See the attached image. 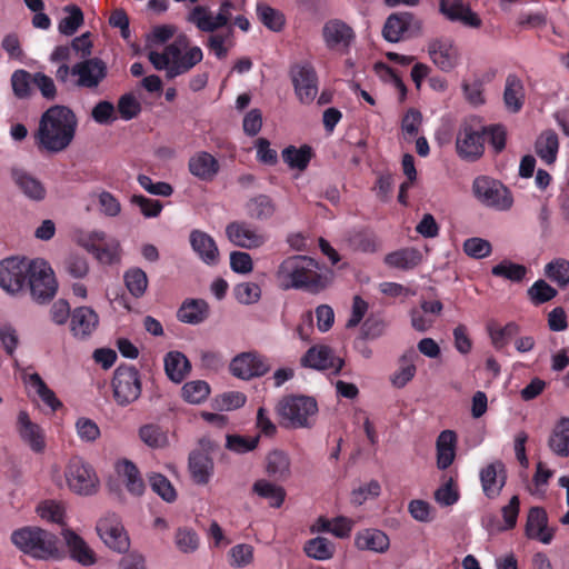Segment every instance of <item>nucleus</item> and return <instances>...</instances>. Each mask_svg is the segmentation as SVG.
I'll use <instances>...</instances> for the list:
<instances>
[{"mask_svg":"<svg viewBox=\"0 0 569 569\" xmlns=\"http://www.w3.org/2000/svg\"><path fill=\"white\" fill-rule=\"evenodd\" d=\"M209 316V306L202 299L186 300L178 309L177 318L184 323L199 325Z\"/></svg>","mask_w":569,"mask_h":569,"instance_id":"c9c22d12","label":"nucleus"},{"mask_svg":"<svg viewBox=\"0 0 569 569\" xmlns=\"http://www.w3.org/2000/svg\"><path fill=\"white\" fill-rule=\"evenodd\" d=\"M277 411L291 427L305 428L309 426L308 419L317 413L318 406L311 397L289 396L279 401Z\"/></svg>","mask_w":569,"mask_h":569,"instance_id":"1a4fd4ad","label":"nucleus"},{"mask_svg":"<svg viewBox=\"0 0 569 569\" xmlns=\"http://www.w3.org/2000/svg\"><path fill=\"white\" fill-rule=\"evenodd\" d=\"M190 244L199 258L207 264L219 261V249L213 238L204 231L194 229L190 232Z\"/></svg>","mask_w":569,"mask_h":569,"instance_id":"cd10ccee","label":"nucleus"},{"mask_svg":"<svg viewBox=\"0 0 569 569\" xmlns=\"http://www.w3.org/2000/svg\"><path fill=\"white\" fill-rule=\"evenodd\" d=\"M209 393L210 387L202 380L189 381L182 387V397L190 403H200L204 401Z\"/></svg>","mask_w":569,"mask_h":569,"instance_id":"bf43d9fd","label":"nucleus"},{"mask_svg":"<svg viewBox=\"0 0 569 569\" xmlns=\"http://www.w3.org/2000/svg\"><path fill=\"white\" fill-rule=\"evenodd\" d=\"M117 471L123 478L127 490L134 495L141 496L144 491V482L137 466L130 460H122L117 463Z\"/></svg>","mask_w":569,"mask_h":569,"instance_id":"a19ab883","label":"nucleus"},{"mask_svg":"<svg viewBox=\"0 0 569 569\" xmlns=\"http://www.w3.org/2000/svg\"><path fill=\"white\" fill-rule=\"evenodd\" d=\"M421 32L422 21L407 11L390 14L382 29L383 38L389 42H398L405 37H418Z\"/></svg>","mask_w":569,"mask_h":569,"instance_id":"f8f14e48","label":"nucleus"},{"mask_svg":"<svg viewBox=\"0 0 569 569\" xmlns=\"http://www.w3.org/2000/svg\"><path fill=\"white\" fill-rule=\"evenodd\" d=\"M27 283L32 298L38 302L49 301L58 289L53 270L43 259L31 260Z\"/></svg>","mask_w":569,"mask_h":569,"instance_id":"6e6552de","label":"nucleus"},{"mask_svg":"<svg viewBox=\"0 0 569 569\" xmlns=\"http://www.w3.org/2000/svg\"><path fill=\"white\" fill-rule=\"evenodd\" d=\"M439 11L450 21H459L470 28H479L481 19L461 0H440Z\"/></svg>","mask_w":569,"mask_h":569,"instance_id":"5701e85b","label":"nucleus"},{"mask_svg":"<svg viewBox=\"0 0 569 569\" xmlns=\"http://www.w3.org/2000/svg\"><path fill=\"white\" fill-rule=\"evenodd\" d=\"M473 192L481 203L500 211L510 209L513 202L510 191L501 182L487 177L473 181Z\"/></svg>","mask_w":569,"mask_h":569,"instance_id":"9d476101","label":"nucleus"},{"mask_svg":"<svg viewBox=\"0 0 569 569\" xmlns=\"http://www.w3.org/2000/svg\"><path fill=\"white\" fill-rule=\"evenodd\" d=\"M63 11L68 13L67 17L62 18L58 24V30L64 36L74 34L78 29L83 24L84 17L82 10L76 4H68L63 8Z\"/></svg>","mask_w":569,"mask_h":569,"instance_id":"8fccbe9b","label":"nucleus"},{"mask_svg":"<svg viewBox=\"0 0 569 569\" xmlns=\"http://www.w3.org/2000/svg\"><path fill=\"white\" fill-rule=\"evenodd\" d=\"M456 150L466 161H476L485 152V138L482 126L475 119L465 120L457 132Z\"/></svg>","mask_w":569,"mask_h":569,"instance_id":"0eeeda50","label":"nucleus"},{"mask_svg":"<svg viewBox=\"0 0 569 569\" xmlns=\"http://www.w3.org/2000/svg\"><path fill=\"white\" fill-rule=\"evenodd\" d=\"M30 386L36 390L39 398L53 411L62 407L61 401L56 397L54 392L46 385L38 373H31L28 378Z\"/></svg>","mask_w":569,"mask_h":569,"instance_id":"6e6d98bb","label":"nucleus"},{"mask_svg":"<svg viewBox=\"0 0 569 569\" xmlns=\"http://www.w3.org/2000/svg\"><path fill=\"white\" fill-rule=\"evenodd\" d=\"M226 237L236 247L251 250L266 244L268 237L260 228L246 220H233L226 226Z\"/></svg>","mask_w":569,"mask_h":569,"instance_id":"ddd939ff","label":"nucleus"},{"mask_svg":"<svg viewBox=\"0 0 569 569\" xmlns=\"http://www.w3.org/2000/svg\"><path fill=\"white\" fill-rule=\"evenodd\" d=\"M308 557L316 560H328L333 557L335 545L323 537H316L308 540L303 547Z\"/></svg>","mask_w":569,"mask_h":569,"instance_id":"3c124183","label":"nucleus"},{"mask_svg":"<svg viewBox=\"0 0 569 569\" xmlns=\"http://www.w3.org/2000/svg\"><path fill=\"white\" fill-rule=\"evenodd\" d=\"M503 102L506 108L515 113L520 111L523 106L525 87L521 79L515 73H510L506 78Z\"/></svg>","mask_w":569,"mask_h":569,"instance_id":"f704fd0d","label":"nucleus"},{"mask_svg":"<svg viewBox=\"0 0 569 569\" xmlns=\"http://www.w3.org/2000/svg\"><path fill=\"white\" fill-rule=\"evenodd\" d=\"M111 386L118 406L126 407L134 402L142 390L138 369L129 365L119 366L113 372Z\"/></svg>","mask_w":569,"mask_h":569,"instance_id":"423d86ee","label":"nucleus"},{"mask_svg":"<svg viewBox=\"0 0 569 569\" xmlns=\"http://www.w3.org/2000/svg\"><path fill=\"white\" fill-rule=\"evenodd\" d=\"M356 546L361 550L385 552L389 548V538L378 529H366L356 536Z\"/></svg>","mask_w":569,"mask_h":569,"instance_id":"79ce46f5","label":"nucleus"},{"mask_svg":"<svg viewBox=\"0 0 569 569\" xmlns=\"http://www.w3.org/2000/svg\"><path fill=\"white\" fill-rule=\"evenodd\" d=\"M349 242L355 250L362 252H373L378 247L376 236L369 231H358L352 233L349 238Z\"/></svg>","mask_w":569,"mask_h":569,"instance_id":"0e129e2a","label":"nucleus"},{"mask_svg":"<svg viewBox=\"0 0 569 569\" xmlns=\"http://www.w3.org/2000/svg\"><path fill=\"white\" fill-rule=\"evenodd\" d=\"M148 480L152 491L164 501L172 502L176 500L177 492L167 477L161 473H150Z\"/></svg>","mask_w":569,"mask_h":569,"instance_id":"13d9d810","label":"nucleus"},{"mask_svg":"<svg viewBox=\"0 0 569 569\" xmlns=\"http://www.w3.org/2000/svg\"><path fill=\"white\" fill-rule=\"evenodd\" d=\"M62 537L68 547L71 559L82 566H92L97 562L94 551L90 546L71 529H64Z\"/></svg>","mask_w":569,"mask_h":569,"instance_id":"a878e982","label":"nucleus"},{"mask_svg":"<svg viewBox=\"0 0 569 569\" xmlns=\"http://www.w3.org/2000/svg\"><path fill=\"white\" fill-rule=\"evenodd\" d=\"M253 560V547L248 543H239L229 550V563L231 567L242 568Z\"/></svg>","mask_w":569,"mask_h":569,"instance_id":"680f3d73","label":"nucleus"},{"mask_svg":"<svg viewBox=\"0 0 569 569\" xmlns=\"http://www.w3.org/2000/svg\"><path fill=\"white\" fill-rule=\"evenodd\" d=\"M491 273L513 282H520L527 274V268L510 260H502L491 269Z\"/></svg>","mask_w":569,"mask_h":569,"instance_id":"5fc2aeb1","label":"nucleus"},{"mask_svg":"<svg viewBox=\"0 0 569 569\" xmlns=\"http://www.w3.org/2000/svg\"><path fill=\"white\" fill-rule=\"evenodd\" d=\"M259 436L247 438L238 435H228L226 447L236 453H246L257 448Z\"/></svg>","mask_w":569,"mask_h":569,"instance_id":"69168bd1","label":"nucleus"},{"mask_svg":"<svg viewBox=\"0 0 569 569\" xmlns=\"http://www.w3.org/2000/svg\"><path fill=\"white\" fill-rule=\"evenodd\" d=\"M417 357L416 351L410 349L400 358V367L391 377V382L395 387L402 388L415 377V359Z\"/></svg>","mask_w":569,"mask_h":569,"instance_id":"c03bdc74","label":"nucleus"},{"mask_svg":"<svg viewBox=\"0 0 569 569\" xmlns=\"http://www.w3.org/2000/svg\"><path fill=\"white\" fill-rule=\"evenodd\" d=\"M276 280L282 290L302 289L318 293L327 286L326 278L319 272L318 262L307 256H291L279 264Z\"/></svg>","mask_w":569,"mask_h":569,"instance_id":"f03ea898","label":"nucleus"},{"mask_svg":"<svg viewBox=\"0 0 569 569\" xmlns=\"http://www.w3.org/2000/svg\"><path fill=\"white\" fill-rule=\"evenodd\" d=\"M64 479L68 488L79 496H92L100 487L94 469L80 457L69 460L64 469Z\"/></svg>","mask_w":569,"mask_h":569,"instance_id":"20e7f679","label":"nucleus"},{"mask_svg":"<svg viewBox=\"0 0 569 569\" xmlns=\"http://www.w3.org/2000/svg\"><path fill=\"white\" fill-rule=\"evenodd\" d=\"M247 216L257 221H266L273 217L277 204L267 194L260 193L251 197L244 204Z\"/></svg>","mask_w":569,"mask_h":569,"instance_id":"473e14b6","label":"nucleus"},{"mask_svg":"<svg viewBox=\"0 0 569 569\" xmlns=\"http://www.w3.org/2000/svg\"><path fill=\"white\" fill-rule=\"evenodd\" d=\"M33 74L27 70H16L11 76L13 94L18 99H28L32 94Z\"/></svg>","mask_w":569,"mask_h":569,"instance_id":"864d4df0","label":"nucleus"},{"mask_svg":"<svg viewBox=\"0 0 569 569\" xmlns=\"http://www.w3.org/2000/svg\"><path fill=\"white\" fill-rule=\"evenodd\" d=\"M527 293L530 301L535 306H539L552 300L557 296V290L540 279L528 289Z\"/></svg>","mask_w":569,"mask_h":569,"instance_id":"052dcab7","label":"nucleus"},{"mask_svg":"<svg viewBox=\"0 0 569 569\" xmlns=\"http://www.w3.org/2000/svg\"><path fill=\"white\" fill-rule=\"evenodd\" d=\"M188 169L196 178L212 181L220 170V164L211 153L199 151L189 159Z\"/></svg>","mask_w":569,"mask_h":569,"instance_id":"bb28decb","label":"nucleus"},{"mask_svg":"<svg viewBox=\"0 0 569 569\" xmlns=\"http://www.w3.org/2000/svg\"><path fill=\"white\" fill-rule=\"evenodd\" d=\"M230 372L242 380H250L261 377L270 370V365L266 357L257 351H248L237 355L230 362Z\"/></svg>","mask_w":569,"mask_h":569,"instance_id":"f3484780","label":"nucleus"},{"mask_svg":"<svg viewBox=\"0 0 569 569\" xmlns=\"http://www.w3.org/2000/svg\"><path fill=\"white\" fill-rule=\"evenodd\" d=\"M549 449L559 457H569V418L562 417L555 425L549 439Z\"/></svg>","mask_w":569,"mask_h":569,"instance_id":"e433bc0d","label":"nucleus"},{"mask_svg":"<svg viewBox=\"0 0 569 569\" xmlns=\"http://www.w3.org/2000/svg\"><path fill=\"white\" fill-rule=\"evenodd\" d=\"M266 473L274 479L284 481L291 476V460L287 452L274 449L264 459Z\"/></svg>","mask_w":569,"mask_h":569,"instance_id":"7c9ffc66","label":"nucleus"},{"mask_svg":"<svg viewBox=\"0 0 569 569\" xmlns=\"http://www.w3.org/2000/svg\"><path fill=\"white\" fill-rule=\"evenodd\" d=\"M526 536L548 545L555 536V529L548 527V515L542 507H531L526 522Z\"/></svg>","mask_w":569,"mask_h":569,"instance_id":"4be33fe9","label":"nucleus"},{"mask_svg":"<svg viewBox=\"0 0 569 569\" xmlns=\"http://www.w3.org/2000/svg\"><path fill=\"white\" fill-rule=\"evenodd\" d=\"M231 19V12L219 7L216 16L206 6H196L187 17L188 22L194 24L200 31L212 33L220 28L227 27Z\"/></svg>","mask_w":569,"mask_h":569,"instance_id":"6ab92c4d","label":"nucleus"},{"mask_svg":"<svg viewBox=\"0 0 569 569\" xmlns=\"http://www.w3.org/2000/svg\"><path fill=\"white\" fill-rule=\"evenodd\" d=\"M252 491L259 497L269 500V505L273 508H279L286 498V491L282 487L266 479L257 480L252 486Z\"/></svg>","mask_w":569,"mask_h":569,"instance_id":"a18cd8bd","label":"nucleus"},{"mask_svg":"<svg viewBox=\"0 0 569 569\" xmlns=\"http://www.w3.org/2000/svg\"><path fill=\"white\" fill-rule=\"evenodd\" d=\"M428 53L432 62L442 71H451L458 63L459 53L449 39H433L428 44Z\"/></svg>","mask_w":569,"mask_h":569,"instance_id":"412c9836","label":"nucleus"},{"mask_svg":"<svg viewBox=\"0 0 569 569\" xmlns=\"http://www.w3.org/2000/svg\"><path fill=\"white\" fill-rule=\"evenodd\" d=\"M191 365L188 358L180 351H170L164 357V371L168 378L179 383L189 373Z\"/></svg>","mask_w":569,"mask_h":569,"instance_id":"ea45409f","label":"nucleus"},{"mask_svg":"<svg viewBox=\"0 0 569 569\" xmlns=\"http://www.w3.org/2000/svg\"><path fill=\"white\" fill-rule=\"evenodd\" d=\"M488 330L492 345L497 349H501L508 343V340L511 337L516 336L519 332V327L515 322H509L502 328L489 326Z\"/></svg>","mask_w":569,"mask_h":569,"instance_id":"e2e57ef3","label":"nucleus"},{"mask_svg":"<svg viewBox=\"0 0 569 569\" xmlns=\"http://www.w3.org/2000/svg\"><path fill=\"white\" fill-rule=\"evenodd\" d=\"M108 76L107 63L100 58H89L73 64L74 86L96 90Z\"/></svg>","mask_w":569,"mask_h":569,"instance_id":"dca6fc26","label":"nucleus"},{"mask_svg":"<svg viewBox=\"0 0 569 569\" xmlns=\"http://www.w3.org/2000/svg\"><path fill=\"white\" fill-rule=\"evenodd\" d=\"M141 441L152 449H161L168 446L169 440L166 431L154 423H148L139 429Z\"/></svg>","mask_w":569,"mask_h":569,"instance_id":"09e8293b","label":"nucleus"},{"mask_svg":"<svg viewBox=\"0 0 569 569\" xmlns=\"http://www.w3.org/2000/svg\"><path fill=\"white\" fill-rule=\"evenodd\" d=\"M506 469L501 461H495L483 468L480 472V480L485 495L493 499L498 497L506 483Z\"/></svg>","mask_w":569,"mask_h":569,"instance_id":"b1692460","label":"nucleus"},{"mask_svg":"<svg viewBox=\"0 0 569 569\" xmlns=\"http://www.w3.org/2000/svg\"><path fill=\"white\" fill-rule=\"evenodd\" d=\"M79 242L102 263L110 264L118 258L119 242L108 239L103 231H92L81 237Z\"/></svg>","mask_w":569,"mask_h":569,"instance_id":"a211bd4d","label":"nucleus"},{"mask_svg":"<svg viewBox=\"0 0 569 569\" xmlns=\"http://www.w3.org/2000/svg\"><path fill=\"white\" fill-rule=\"evenodd\" d=\"M31 260L16 257L0 261V287L9 293L21 291L27 284Z\"/></svg>","mask_w":569,"mask_h":569,"instance_id":"4468645a","label":"nucleus"},{"mask_svg":"<svg viewBox=\"0 0 569 569\" xmlns=\"http://www.w3.org/2000/svg\"><path fill=\"white\" fill-rule=\"evenodd\" d=\"M188 46V38L186 36H179L172 43L164 48L163 51L170 64V68H168V79H173L188 72L202 60L203 54L199 47H192L182 53Z\"/></svg>","mask_w":569,"mask_h":569,"instance_id":"39448f33","label":"nucleus"},{"mask_svg":"<svg viewBox=\"0 0 569 569\" xmlns=\"http://www.w3.org/2000/svg\"><path fill=\"white\" fill-rule=\"evenodd\" d=\"M260 22L271 31L279 32L284 26V16L267 3L259 2L256 8Z\"/></svg>","mask_w":569,"mask_h":569,"instance_id":"de8ad7c7","label":"nucleus"},{"mask_svg":"<svg viewBox=\"0 0 569 569\" xmlns=\"http://www.w3.org/2000/svg\"><path fill=\"white\" fill-rule=\"evenodd\" d=\"M78 126L74 112L66 106L54 104L47 109L36 132L38 147L49 152H61L72 142Z\"/></svg>","mask_w":569,"mask_h":569,"instance_id":"f257e3e1","label":"nucleus"},{"mask_svg":"<svg viewBox=\"0 0 569 569\" xmlns=\"http://www.w3.org/2000/svg\"><path fill=\"white\" fill-rule=\"evenodd\" d=\"M545 274L559 287L569 286V261L557 259L545 267Z\"/></svg>","mask_w":569,"mask_h":569,"instance_id":"4d7b16f0","label":"nucleus"},{"mask_svg":"<svg viewBox=\"0 0 569 569\" xmlns=\"http://www.w3.org/2000/svg\"><path fill=\"white\" fill-rule=\"evenodd\" d=\"M11 542L34 559H59L63 551L58 537L40 527H23L11 533Z\"/></svg>","mask_w":569,"mask_h":569,"instance_id":"7ed1b4c3","label":"nucleus"},{"mask_svg":"<svg viewBox=\"0 0 569 569\" xmlns=\"http://www.w3.org/2000/svg\"><path fill=\"white\" fill-rule=\"evenodd\" d=\"M98 325L99 316L90 307H78L71 313L70 329L76 338H88Z\"/></svg>","mask_w":569,"mask_h":569,"instance_id":"393cba45","label":"nucleus"},{"mask_svg":"<svg viewBox=\"0 0 569 569\" xmlns=\"http://www.w3.org/2000/svg\"><path fill=\"white\" fill-rule=\"evenodd\" d=\"M345 361L335 356L333 350L328 346L311 347L301 358V366L316 370H331L333 375L340 372Z\"/></svg>","mask_w":569,"mask_h":569,"instance_id":"aec40b11","label":"nucleus"},{"mask_svg":"<svg viewBox=\"0 0 569 569\" xmlns=\"http://www.w3.org/2000/svg\"><path fill=\"white\" fill-rule=\"evenodd\" d=\"M289 76L295 92L301 103H311L318 93V76L315 67L308 62H298L290 67Z\"/></svg>","mask_w":569,"mask_h":569,"instance_id":"9b49d317","label":"nucleus"},{"mask_svg":"<svg viewBox=\"0 0 569 569\" xmlns=\"http://www.w3.org/2000/svg\"><path fill=\"white\" fill-rule=\"evenodd\" d=\"M97 532L110 549L122 553L129 550L130 540L116 513H107L97 523Z\"/></svg>","mask_w":569,"mask_h":569,"instance_id":"2eb2a0df","label":"nucleus"},{"mask_svg":"<svg viewBox=\"0 0 569 569\" xmlns=\"http://www.w3.org/2000/svg\"><path fill=\"white\" fill-rule=\"evenodd\" d=\"M465 252L475 259L486 258L491 253V244L489 241L481 238H470L463 243Z\"/></svg>","mask_w":569,"mask_h":569,"instance_id":"774afa93","label":"nucleus"},{"mask_svg":"<svg viewBox=\"0 0 569 569\" xmlns=\"http://www.w3.org/2000/svg\"><path fill=\"white\" fill-rule=\"evenodd\" d=\"M11 178L21 192L31 200L40 201L46 197V188L32 174L20 168L11 169Z\"/></svg>","mask_w":569,"mask_h":569,"instance_id":"c756f323","label":"nucleus"},{"mask_svg":"<svg viewBox=\"0 0 569 569\" xmlns=\"http://www.w3.org/2000/svg\"><path fill=\"white\" fill-rule=\"evenodd\" d=\"M559 150V139L557 133L547 129L542 131L535 142V151L537 156L546 163L552 164L557 160V154Z\"/></svg>","mask_w":569,"mask_h":569,"instance_id":"72a5a7b5","label":"nucleus"},{"mask_svg":"<svg viewBox=\"0 0 569 569\" xmlns=\"http://www.w3.org/2000/svg\"><path fill=\"white\" fill-rule=\"evenodd\" d=\"M18 431L33 451L41 452L44 449V439L40 427L33 423L26 411L18 415Z\"/></svg>","mask_w":569,"mask_h":569,"instance_id":"2f4dec72","label":"nucleus"},{"mask_svg":"<svg viewBox=\"0 0 569 569\" xmlns=\"http://www.w3.org/2000/svg\"><path fill=\"white\" fill-rule=\"evenodd\" d=\"M118 111L123 120H131L140 113L141 106L132 93H126L118 101Z\"/></svg>","mask_w":569,"mask_h":569,"instance_id":"338daca9","label":"nucleus"},{"mask_svg":"<svg viewBox=\"0 0 569 569\" xmlns=\"http://www.w3.org/2000/svg\"><path fill=\"white\" fill-rule=\"evenodd\" d=\"M189 469L194 482L206 485L213 472V461L204 452L192 451L189 456Z\"/></svg>","mask_w":569,"mask_h":569,"instance_id":"4c0bfd02","label":"nucleus"},{"mask_svg":"<svg viewBox=\"0 0 569 569\" xmlns=\"http://www.w3.org/2000/svg\"><path fill=\"white\" fill-rule=\"evenodd\" d=\"M322 36L328 48L348 47L353 39L352 29L341 20H330L325 23Z\"/></svg>","mask_w":569,"mask_h":569,"instance_id":"c85d7f7f","label":"nucleus"},{"mask_svg":"<svg viewBox=\"0 0 569 569\" xmlns=\"http://www.w3.org/2000/svg\"><path fill=\"white\" fill-rule=\"evenodd\" d=\"M456 433L451 430H443L437 439V466L439 469H447L456 457Z\"/></svg>","mask_w":569,"mask_h":569,"instance_id":"58836bf2","label":"nucleus"},{"mask_svg":"<svg viewBox=\"0 0 569 569\" xmlns=\"http://www.w3.org/2000/svg\"><path fill=\"white\" fill-rule=\"evenodd\" d=\"M422 256L418 249L405 248L387 254L385 262L398 269H412L421 262Z\"/></svg>","mask_w":569,"mask_h":569,"instance_id":"37998d69","label":"nucleus"},{"mask_svg":"<svg viewBox=\"0 0 569 569\" xmlns=\"http://www.w3.org/2000/svg\"><path fill=\"white\" fill-rule=\"evenodd\" d=\"M282 159L290 168L305 170L311 159V148L303 146L298 149L289 146L283 149Z\"/></svg>","mask_w":569,"mask_h":569,"instance_id":"603ef678","label":"nucleus"},{"mask_svg":"<svg viewBox=\"0 0 569 569\" xmlns=\"http://www.w3.org/2000/svg\"><path fill=\"white\" fill-rule=\"evenodd\" d=\"M123 281L128 291L134 298H141L148 288L147 273L138 267L128 269L123 274Z\"/></svg>","mask_w":569,"mask_h":569,"instance_id":"49530a36","label":"nucleus"}]
</instances>
